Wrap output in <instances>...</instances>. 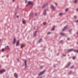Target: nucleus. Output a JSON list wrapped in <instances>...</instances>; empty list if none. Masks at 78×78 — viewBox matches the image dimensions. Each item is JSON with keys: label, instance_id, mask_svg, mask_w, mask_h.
<instances>
[{"label": "nucleus", "instance_id": "1", "mask_svg": "<svg viewBox=\"0 0 78 78\" xmlns=\"http://www.w3.org/2000/svg\"><path fill=\"white\" fill-rule=\"evenodd\" d=\"M5 69H3L0 70V74H2V73H3L4 72H5Z\"/></svg>", "mask_w": 78, "mask_h": 78}, {"label": "nucleus", "instance_id": "2", "mask_svg": "<svg viewBox=\"0 0 78 78\" xmlns=\"http://www.w3.org/2000/svg\"><path fill=\"white\" fill-rule=\"evenodd\" d=\"M44 72H45V70H44L43 71H41L40 72L39 74L38 75L39 76H40V75H43L44 73Z\"/></svg>", "mask_w": 78, "mask_h": 78}, {"label": "nucleus", "instance_id": "3", "mask_svg": "<svg viewBox=\"0 0 78 78\" xmlns=\"http://www.w3.org/2000/svg\"><path fill=\"white\" fill-rule=\"evenodd\" d=\"M48 5V4L47 3H44L43 5V6H42V8H45L46 6H47Z\"/></svg>", "mask_w": 78, "mask_h": 78}, {"label": "nucleus", "instance_id": "4", "mask_svg": "<svg viewBox=\"0 0 78 78\" xmlns=\"http://www.w3.org/2000/svg\"><path fill=\"white\" fill-rule=\"evenodd\" d=\"M29 5H33V3H31V1H29L28 2V4L26 6H28Z\"/></svg>", "mask_w": 78, "mask_h": 78}, {"label": "nucleus", "instance_id": "5", "mask_svg": "<svg viewBox=\"0 0 78 78\" xmlns=\"http://www.w3.org/2000/svg\"><path fill=\"white\" fill-rule=\"evenodd\" d=\"M5 50H9V47L8 46H5Z\"/></svg>", "mask_w": 78, "mask_h": 78}, {"label": "nucleus", "instance_id": "6", "mask_svg": "<svg viewBox=\"0 0 78 78\" xmlns=\"http://www.w3.org/2000/svg\"><path fill=\"white\" fill-rule=\"evenodd\" d=\"M51 8H52V9L54 11H55V7H54L53 5H51Z\"/></svg>", "mask_w": 78, "mask_h": 78}, {"label": "nucleus", "instance_id": "7", "mask_svg": "<svg viewBox=\"0 0 78 78\" xmlns=\"http://www.w3.org/2000/svg\"><path fill=\"white\" fill-rule=\"evenodd\" d=\"M71 64V63H70V62H69L68 63L66 66V68H67V67H68L69 66H70V65Z\"/></svg>", "mask_w": 78, "mask_h": 78}, {"label": "nucleus", "instance_id": "8", "mask_svg": "<svg viewBox=\"0 0 78 78\" xmlns=\"http://www.w3.org/2000/svg\"><path fill=\"white\" fill-rule=\"evenodd\" d=\"M73 50V49H70L67 51V53H69V52L72 51Z\"/></svg>", "mask_w": 78, "mask_h": 78}, {"label": "nucleus", "instance_id": "9", "mask_svg": "<svg viewBox=\"0 0 78 78\" xmlns=\"http://www.w3.org/2000/svg\"><path fill=\"white\" fill-rule=\"evenodd\" d=\"M43 15L44 16H46L47 15V13H46V10L44 9V12L43 13Z\"/></svg>", "mask_w": 78, "mask_h": 78}, {"label": "nucleus", "instance_id": "10", "mask_svg": "<svg viewBox=\"0 0 78 78\" xmlns=\"http://www.w3.org/2000/svg\"><path fill=\"white\" fill-rule=\"evenodd\" d=\"M67 26H65L64 27V28L62 30V31H65V30H66V29L67 28Z\"/></svg>", "mask_w": 78, "mask_h": 78}, {"label": "nucleus", "instance_id": "11", "mask_svg": "<svg viewBox=\"0 0 78 78\" xmlns=\"http://www.w3.org/2000/svg\"><path fill=\"white\" fill-rule=\"evenodd\" d=\"M24 63H25L24 65L25 66V68H26V67H27V61L26 60H24Z\"/></svg>", "mask_w": 78, "mask_h": 78}, {"label": "nucleus", "instance_id": "12", "mask_svg": "<svg viewBox=\"0 0 78 78\" xmlns=\"http://www.w3.org/2000/svg\"><path fill=\"white\" fill-rule=\"evenodd\" d=\"M37 33V31H36L35 32H34V37H35L36 36V34Z\"/></svg>", "mask_w": 78, "mask_h": 78}, {"label": "nucleus", "instance_id": "13", "mask_svg": "<svg viewBox=\"0 0 78 78\" xmlns=\"http://www.w3.org/2000/svg\"><path fill=\"white\" fill-rule=\"evenodd\" d=\"M14 76L16 78H17L18 77V76L17 75V74L16 73H15L14 74Z\"/></svg>", "mask_w": 78, "mask_h": 78}, {"label": "nucleus", "instance_id": "14", "mask_svg": "<svg viewBox=\"0 0 78 78\" xmlns=\"http://www.w3.org/2000/svg\"><path fill=\"white\" fill-rule=\"evenodd\" d=\"M19 41L18 40L16 44V46H18V45H19Z\"/></svg>", "mask_w": 78, "mask_h": 78}, {"label": "nucleus", "instance_id": "15", "mask_svg": "<svg viewBox=\"0 0 78 78\" xmlns=\"http://www.w3.org/2000/svg\"><path fill=\"white\" fill-rule=\"evenodd\" d=\"M55 26H53L52 28L51 29V30L52 31H54V30H55Z\"/></svg>", "mask_w": 78, "mask_h": 78}, {"label": "nucleus", "instance_id": "16", "mask_svg": "<svg viewBox=\"0 0 78 78\" xmlns=\"http://www.w3.org/2000/svg\"><path fill=\"white\" fill-rule=\"evenodd\" d=\"M16 43V38H14L13 39V44H14Z\"/></svg>", "mask_w": 78, "mask_h": 78}, {"label": "nucleus", "instance_id": "17", "mask_svg": "<svg viewBox=\"0 0 78 78\" xmlns=\"http://www.w3.org/2000/svg\"><path fill=\"white\" fill-rule=\"evenodd\" d=\"M42 42V38H40L38 41V42L39 43L40 42Z\"/></svg>", "mask_w": 78, "mask_h": 78}, {"label": "nucleus", "instance_id": "18", "mask_svg": "<svg viewBox=\"0 0 78 78\" xmlns=\"http://www.w3.org/2000/svg\"><path fill=\"white\" fill-rule=\"evenodd\" d=\"M72 29H69L68 30V32L70 33L71 32V31H72Z\"/></svg>", "mask_w": 78, "mask_h": 78}, {"label": "nucleus", "instance_id": "19", "mask_svg": "<svg viewBox=\"0 0 78 78\" xmlns=\"http://www.w3.org/2000/svg\"><path fill=\"white\" fill-rule=\"evenodd\" d=\"M60 34L61 35V36H64L65 34H64V33H60Z\"/></svg>", "mask_w": 78, "mask_h": 78}, {"label": "nucleus", "instance_id": "20", "mask_svg": "<svg viewBox=\"0 0 78 78\" xmlns=\"http://www.w3.org/2000/svg\"><path fill=\"white\" fill-rule=\"evenodd\" d=\"M72 58H73V60H74V59H75L76 58V57L73 56Z\"/></svg>", "mask_w": 78, "mask_h": 78}, {"label": "nucleus", "instance_id": "21", "mask_svg": "<svg viewBox=\"0 0 78 78\" xmlns=\"http://www.w3.org/2000/svg\"><path fill=\"white\" fill-rule=\"evenodd\" d=\"M21 48H23V44H21Z\"/></svg>", "mask_w": 78, "mask_h": 78}, {"label": "nucleus", "instance_id": "22", "mask_svg": "<svg viewBox=\"0 0 78 78\" xmlns=\"http://www.w3.org/2000/svg\"><path fill=\"white\" fill-rule=\"evenodd\" d=\"M23 24H25V20H23Z\"/></svg>", "mask_w": 78, "mask_h": 78}, {"label": "nucleus", "instance_id": "23", "mask_svg": "<svg viewBox=\"0 0 78 78\" xmlns=\"http://www.w3.org/2000/svg\"><path fill=\"white\" fill-rule=\"evenodd\" d=\"M74 66H72L71 67H70V69H73V68Z\"/></svg>", "mask_w": 78, "mask_h": 78}, {"label": "nucleus", "instance_id": "24", "mask_svg": "<svg viewBox=\"0 0 78 78\" xmlns=\"http://www.w3.org/2000/svg\"><path fill=\"white\" fill-rule=\"evenodd\" d=\"M4 51H5V49H4V48H2V52H3Z\"/></svg>", "mask_w": 78, "mask_h": 78}, {"label": "nucleus", "instance_id": "25", "mask_svg": "<svg viewBox=\"0 0 78 78\" xmlns=\"http://www.w3.org/2000/svg\"><path fill=\"white\" fill-rule=\"evenodd\" d=\"M73 18L74 19H76V16H74Z\"/></svg>", "mask_w": 78, "mask_h": 78}, {"label": "nucleus", "instance_id": "26", "mask_svg": "<svg viewBox=\"0 0 78 78\" xmlns=\"http://www.w3.org/2000/svg\"><path fill=\"white\" fill-rule=\"evenodd\" d=\"M62 13H59V16H62Z\"/></svg>", "mask_w": 78, "mask_h": 78}, {"label": "nucleus", "instance_id": "27", "mask_svg": "<svg viewBox=\"0 0 78 78\" xmlns=\"http://www.w3.org/2000/svg\"><path fill=\"white\" fill-rule=\"evenodd\" d=\"M76 2H77V1H76V0H75L74 1V2L75 3H76Z\"/></svg>", "mask_w": 78, "mask_h": 78}, {"label": "nucleus", "instance_id": "28", "mask_svg": "<svg viewBox=\"0 0 78 78\" xmlns=\"http://www.w3.org/2000/svg\"><path fill=\"white\" fill-rule=\"evenodd\" d=\"M65 11H68V8H67L65 10Z\"/></svg>", "mask_w": 78, "mask_h": 78}, {"label": "nucleus", "instance_id": "29", "mask_svg": "<svg viewBox=\"0 0 78 78\" xmlns=\"http://www.w3.org/2000/svg\"><path fill=\"white\" fill-rule=\"evenodd\" d=\"M60 43H62V40H61L60 41Z\"/></svg>", "mask_w": 78, "mask_h": 78}, {"label": "nucleus", "instance_id": "30", "mask_svg": "<svg viewBox=\"0 0 78 78\" xmlns=\"http://www.w3.org/2000/svg\"><path fill=\"white\" fill-rule=\"evenodd\" d=\"M73 51H74V52H76V50L73 49Z\"/></svg>", "mask_w": 78, "mask_h": 78}, {"label": "nucleus", "instance_id": "31", "mask_svg": "<svg viewBox=\"0 0 78 78\" xmlns=\"http://www.w3.org/2000/svg\"><path fill=\"white\" fill-rule=\"evenodd\" d=\"M50 33H51V32H48V33L47 34H50Z\"/></svg>", "mask_w": 78, "mask_h": 78}, {"label": "nucleus", "instance_id": "32", "mask_svg": "<svg viewBox=\"0 0 78 78\" xmlns=\"http://www.w3.org/2000/svg\"><path fill=\"white\" fill-rule=\"evenodd\" d=\"M43 24L44 25H45V23H43Z\"/></svg>", "mask_w": 78, "mask_h": 78}, {"label": "nucleus", "instance_id": "33", "mask_svg": "<svg viewBox=\"0 0 78 78\" xmlns=\"http://www.w3.org/2000/svg\"><path fill=\"white\" fill-rule=\"evenodd\" d=\"M35 16H37V13H35Z\"/></svg>", "mask_w": 78, "mask_h": 78}, {"label": "nucleus", "instance_id": "34", "mask_svg": "<svg viewBox=\"0 0 78 78\" xmlns=\"http://www.w3.org/2000/svg\"><path fill=\"white\" fill-rule=\"evenodd\" d=\"M67 39L68 41H69V39H70V38H68Z\"/></svg>", "mask_w": 78, "mask_h": 78}, {"label": "nucleus", "instance_id": "35", "mask_svg": "<svg viewBox=\"0 0 78 78\" xmlns=\"http://www.w3.org/2000/svg\"><path fill=\"white\" fill-rule=\"evenodd\" d=\"M25 2L26 3H27V0H26L25 1Z\"/></svg>", "mask_w": 78, "mask_h": 78}, {"label": "nucleus", "instance_id": "36", "mask_svg": "<svg viewBox=\"0 0 78 78\" xmlns=\"http://www.w3.org/2000/svg\"><path fill=\"white\" fill-rule=\"evenodd\" d=\"M76 11H78V8L76 9Z\"/></svg>", "mask_w": 78, "mask_h": 78}, {"label": "nucleus", "instance_id": "37", "mask_svg": "<svg viewBox=\"0 0 78 78\" xmlns=\"http://www.w3.org/2000/svg\"><path fill=\"white\" fill-rule=\"evenodd\" d=\"M76 53H78V50H77L76 51Z\"/></svg>", "mask_w": 78, "mask_h": 78}, {"label": "nucleus", "instance_id": "38", "mask_svg": "<svg viewBox=\"0 0 78 78\" xmlns=\"http://www.w3.org/2000/svg\"><path fill=\"white\" fill-rule=\"evenodd\" d=\"M63 56H66V55H63Z\"/></svg>", "mask_w": 78, "mask_h": 78}, {"label": "nucleus", "instance_id": "39", "mask_svg": "<svg viewBox=\"0 0 78 78\" xmlns=\"http://www.w3.org/2000/svg\"><path fill=\"white\" fill-rule=\"evenodd\" d=\"M76 22H78V20H77L76 21Z\"/></svg>", "mask_w": 78, "mask_h": 78}, {"label": "nucleus", "instance_id": "40", "mask_svg": "<svg viewBox=\"0 0 78 78\" xmlns=\"http://www.w3.org/2000/svg\"><path fill=\"white\" fill-rule=\"evenodd\" d=\"M17 18H19V16H17Z\"/></svg>", "mask_w": 78, "mask_h": 78}, {"label": "nucleus", "instance_id": "41", "mask_svg": "<svg viewBox=\"0 0 78 78\" xmlns=\"http://www.w3.org/2000/svg\"><path fill=\"white\" fill-rule=\"evenodd\" d=\"M55 4L56 5H58V4L55 3Z\"/></svg>", "mask_w": 78, "mask_h": 78}, {"label": "nucleus", "instance_id": "42", "mask_svg": "<svg viewBox=\"0 0 78 78\" xmlns=\"http://www.w3.org/2000/svg\"><path fill=\"white\" fill-rule=\"evenodd\" d=\"M14 0H12V1H13V2H14Z\"/></svg>", "mask_w": 78, "mask_h": 78}, {"label": "nucleus", "instance_id": "43", "mask_svg": "<svg viewBox=\"0 0 78 78\" xmlns=\"http://www.w3.org/2000/svg\"><path fill=\"white\" fill-rule=\"evenodd\" d=\"M17 61H18V62H19V59L18 58L17 59Z\"/></svg>", "mask_w": 78, "mask_h": 78}, {"label": "nucleus", "instance_id": "44", "mask_svg": "<svg viewBox=\"0 0 78 78\" xmlns=\"http://www.w3.org/2000/svg\"><path fill=\"white\" fill-rule=\"evenodd\" d=\"M53 67H55V65H54V66H53Z\"/></svg>", "mask_w": 78, "mask_h": 78}, {"label": "nucleus", "instance_id": "45", "mask_svg": "<svg viewBox=\"0 0 78 78\" xmlns=\"http://www.w3.org/2000/svg\"><path fill=\"white\" fill-rule=\"evenodd\" d=\"M16 14H17V13H16L15 14V16H16Z\"/></svg>", "mask_w": 78, "mask_h": 78}, {"label": "nucleus", "instance_id": "46", "mask_svg": "<svg viewBox=\"0 0 78 78\" xmlns=\"http://www.w3.org/2000/svg\"><path fill=\"white\" fill-rule=\"evenodd\" d=\"M47 11H48V9H47Z\"/></svg>", "mask_w": 78, "mask_h": 78}, {"label": "nucleus", "instance_id": "47", "mask_svg": "<svg viewBox=\"0 0 78 78\" xmlns=\"http://www.w3.org/2000/svg\"><path fill=\"white\" fill-rule=\"evenodd\" d=\"M77 44L78 45V42L77 43Z\"/></svg>", "mask_w": 78, "mask_h": 78}, {"label": "nucleus", "instance_id": "48", "mask_svg": "<svg viewBox=\"0 0 78 78\" xmlns=\"http://www.w3.org/2000/svg\"><path fill=\"white\" fill-rule=\"evenodd\" d=\"M34 29H35V27H34Z\"/></svg>", "mask_w": 78, "mask_h": 78}, {"label": "nucleus", "instance_id": "49", "mask_svg": "<svg viewBox=\"0 0 78 78\" xmlns=\"http://www.w3.org/2000/svg\"><path fill=\"white\" fill-rule=\"evenodd\" d=\"M41 67H42V66H41Z\"/></svg>", "mask_w": 78, "mask_h": 78}]
</instances>
